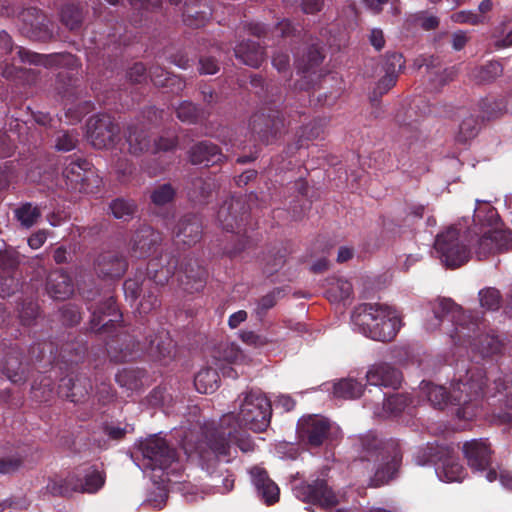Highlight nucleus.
<instances>
[{
	"label": "nucleus",
	"instance_id": "1",
	"mask_svg": "<svg viewBox=\"0 0 512 512\" xmlns=\"http://www.w3.org/2000/svg\"><path fill=\"white\" fill-rule=\"evenodd\" d=\"M485 371L480 367L469 368L464 375H460L451 383L449 392L442 386L431 383H421V390L426 394L429 402L439 409L447 405L458 406L456 415L460 419L472 420L480 413V399L486 393L495 397L502 390H507L509 377L498 375L493 378V384H484Z\"/></svg>",
	"mask_w": 512,
	"mask_h": 512
},
{
	"label": "nucleus",
	"instance_id": "2",
	"mask_svg": "<svg viewBox=\"0 0 512 512\" xmlns=\"http://www.w3.org/2000/svg\"><path fill=\"white\" fill-rule=\"evenodd\" d=\"M431 312L433 318L427 320V330L433 331L437 327L445 326V332L455 344L471 346L483 356L500 352L502 343L495 335L486 334L479 336L477 340L473 339L478 324L471 321V317L465 315L451 299L443 298L433 302Z\"/></svg>",
	"mask_w": 512,
	"mask_h": 512
},
{
	"label": "nucleus",
	"instance_id": "3",
	"mask_svg": "<svg viewBox=\"0 0 512 512\" xmlns=\"http://www.w3.org/2000/svg\"><path fill=\"white\" fill-rule=\"evenodd\" d=\"M355 448L361 461L373 463L372 469L375 471L369 486L380 487L393 479L401 462V453L396 443L383 441L373 433H368L358 438Z\"/></svg>",
	"mask_w": 512,
	"mask_h": 512
},
{
	"label": "nucleus",
	"instance_id": "4",
	"mask_svg": "<svg viewBox=\"0 0 512 512\" xmlns=\"http://www.w3.org/2000/svg\"><path fill=\"white\" fill-rule=\"evenodd\" d=\"M271 402L259 389H247L234 401V410L222 416V426L236 424L238 428H247L254 432H263L270 424Z\"/></svg>",
	"mask_w": 512,
	"mask_h": 512
},
{
	"label": "nucleus",
	"instance_id": "5",
	"mask_svg": "<svg viewBox=\"0 0 512 512\" xmlns=\"http://www.w3.org/2000/svg\"><path fill=\"white\" fill-rule=\"evenodd\" d=\"M353 329L376 341L392 340L401 326L398 313L389 306L365 303L352 314Z\"/></svg>",
	"mask_w": 512,
	"mask_h": 512
},
{
	"label": "nucleus",
	"instance_id": "6",
	"mask_svg": "<svg viewBox=\"0 0 512 512\" xmlns=\"http://www.w3.org/2000/svg\"><path fill=\"white\" fill-rule=\"evenodd\" d=\"M176 261L169 255H161L160 258H153L147 265L148 281L141 284L136 279H128L123 284L124 294L127 299L131 301L137 300L143 288L147 289V294L142 296L139 302L140 314H146L159 306L157 288H150V283L153 281L157 285H164L168 282L170 277L174 274Z\"/></svg>",
	"mask_w": 512,
	"mask_h": 512
},
{
	"label": "nucleus",
	"instance_id": "7",
	"mask_svg": "<svg viewBox=\"0 0 512 512\" xmlns=\"http://www.w3.org/2000/svg\"><path fill=\"white\" fill-rule=\"evenodd\" d=\"M139 451L142 455L141 468L152 471L153 479L161 483L170 482V475L181 470L176 451L168 445L164 438L151 435L140 442Z\"/></svg>",
	"mask_w": 512,
	"mask_h": 512
},
{
	"label": "nucleus",
	"instance_id": "8",
	"mask_svg": "<svg viewBox=\"0 0 512 512\" xmlns=\"http://www.w3.org/2000/svg\"><path fill=\"white\" fill-rule=\"evenodd\" d=\"M414 459L419 466L434 463L436 475L443 482H461L467 475L466 469L449 447L428 445L419 449Z\"/></svg>",
	"mask_w": 512,
	"mask_h": 512
},
{
	"label": "nucleus",
	"instance_id": "9",
	"mask_svg": "<svg viewBox=\"0 0 512 512\" xmlns=\"http://www.w3.org/2000/svg\"><path fill=\"white\" fill-rule=\"evenodd\" d=\"M236 424H230L214 429L207 436L206 445L209 451L200 448L199 456L203 460L210 459V453L214 454L218 460L229 462L233 457V451L236 452L234 445L238 446L243 452L253 449V444L249 438H238Z\"/></svg>",
	"mask_w": 512,
	"mask_h": 512
},
{
	"label": "nucleus",
	"instance_id": "10",
	"mask_svg": "<svg viewBox=\"0 0 512 512\" xmlns=\"http://www.w3.org/2000/svg\"><path fill=\"white\" fill-rule=\"evenodd\" d=\"M434 249L442 263L449 268L460 267L470 258V250L460 240L459 231L454 227H449L436 236Z\"/></svg>",
	"mask_w": 512,
	"mask_h": 512
},
{
	"label": "nucleus",
	"instance_id": "11",
	"mask_svg": "<svg viewBox=\"0 0 512 512\" xmlns=\"http://www.w3.org/2000/svg\"><path fill=\"white\" fill-rule=\"evenodd\" d=\"M294 495L301 501L317 504L321 507L337 505L342 496L336 494L327 484L325 479H314L303 482L293 488Z\"/></svg>",
	"mask_w": 512,
	"mask_h": 512
},
{
	"label": "nucleus",
	"instance_id": "12",
	"mask_svg": "<svg viewBox=\"0 0 512 512\" xmlns=\"http://www.w3.org/2000/svg\"><path fill=\"white\" fill-rule=\"evenodd\" d=\"M118 134L119 127L109 115H97L88 120L87 139L97 149L113 147Z\"/></svg>",
	"mask_w": 512,
	"mask_h": 512
},
{
	"label": "nucleus",
	"instance_id": "13",
	"mask_svg": "<svg viewBox=\"0 0 512 512\" xmlns=\"http://www.w3.org/2000/svg\"><path fill=\"white\" fill-rule=\"evenodd\" d=\"M332 424L319 415L302 417L298 421L297 431L299 437L311 447H319L328 438Z\"/></svg>",
	"mask_w": 512,
	"mask_h": 512
},
{
	"label": "nucleus",
	"instance_id": "14",
	"mask_svg": "<svg viewBox=\"0 0 512 512\" xmlns=\"http://www.w3.org/2000/svg\"><path fill=\"white\" fill-rule=\"evenodd\" d=\"M375 399H366V406L373 410L375 416L386 418L401 413L409 404V398L404 394H392L386 397L382 389H370Z\"/></svg>",
	"mask_w": 512,
	"mask_h": 512
},
{
	"label": "nucleus",
	"instance_id": "15",
	"mask_svg": "<svg viewBox=\"0 0 512 512\" xmlns=\"http://www.w3.org/2000/svg\"><path fill=\"white\" fill-rule=\"evenodd\" d=\"M512 248V232L504 229L486 231L477 243L475 250L478 259Z\"/></svg>",
	"mask_w": 512,
	"mask_h": 512
},
{
	"label": "nucleus",
	"instance_id": "16",
	"mask_svg": "<svg viewBox=\"0 0 512 512\" xmlns=\"http://www.w3.org/2000/svg\"><path fill=\"white\" fill-rule=\"evenodd\" d=\"M463 455L475 472H483L491 463V448L487 439H472L463 444Z\"/></svg>",
	"mask_w": 512,
	"mask_h": 512
},
{
	"label": "nucleus",
	"instance_id": "17",
	"mask_svg": "<svg viewBox=\"0 0 512 512\" xmlns=\"http://www.w3.org/2000/svg\"><path fill=\"white\" fill-rule=\"evenodd\" d=\"M366 380L375 389L389 387L396 389L402 381L401 372L386 362H379L371 365L366 372Z\"/></svg>",
	"mask_w": 512,
	"mask_h": 512
},
{
	"label": "nucleus",
	"instance_id": "18",
	"mask_svg": "<svg viewBox=\"0 0 512 512\" xmlns=\"http://www.w3.org/2000/svg\"><path fill=\"white\" fill-rule=\"evenodd\" d=\"M245 356L242 354L238 346L234 343H221L213 353V365L218 368L222 375L225 377L236 378L238 376L235 369L231 364H238L244 360Z\"/></svg>",
	"mask_w": 512,
	"mask_h": 512
},
{
	"label": "nucleus",
	"instance_id": "19",
	"mask_svg": "<svg viewBox=\"0 0 512 512\" xmlns=\"http://www.w3.org/2000/svg\"><path fill=\"white\" fill-rule=\"evenodd\" d=\"M251 482L257 491V495L266 505H273L279 500V487L272 481L266 470L254 466L249 470Z\"/></svg>",
	"mask_w": 512,
	"mask_h": 512
},
{
	"label": "nucleus",
	"instance_id": "20",
	"mask_svg": "<svg viewBox=\"0 0 512 512\" xmlns=\"http://www.w3.org/2000/svg\"><path fill=\"white\" fill-rule=\"evenodd\" d=\"M161 241L160 234L149 226L140 228L132 239L134 257H146L157 251Z\"/></svg>",
	"mask_w": 512,
	"mask_h": 512
},
{
	"label": "nucleus",
	"instance_id": "21",
	"mask_svg": "<svg viewBox=\"0 0 512 512\" xmlns=\"http://www.w3.org/2000/svg\"><path fill=\"white\" fill-rule=\"evenodd\" d=\"M91 389L90 380L86 377H65L58 386V394L72 402H81L89 394Z\"/></svg>",
	"mask_w": 512,
	"mask_h": 512
},
{
	"label": "nucleus",
	"instance_id": "22",
	"mask_svg": "<svg viewBox=\"0 0 512 512\" xmlns=\"http://www.w3.org/2000/svg\"><path fill=\"white\" fill-rule=\"evenodd\" d=\"M78 492L94 494L105 484L106 475L103 470L90 466L76 472Z\"/></svg>",
	"mask_w": 512,
	"mask_h": 512
},
{
	"label": "nucleus",
	"instance_id": "23",
	"mask_svg": "<svg viewBox=\"0 0 512 512\" xmlns=\"http://www.w3.org/2000/svg\"><path fill=\"white\" fill-rule=\"evenodd\" d=\"M46 291L56 300H65L73 293V284L70 277L62 270L52 271L47 278Z\"/></svg>",
	"mask_w": 512,
	"mask_h": 512
},
{
	"label": "nucleus",
	"instance_id": "24",
	"mask_svg": "<svg viewBox=\"0 0 512 512\" xmlns=\"http://www.w3.org/2000/svg\"><path fill=\"white\" fill-rule=\"evenodd\" d=\"M121 318L118 307L112 297L92 312L91 328L94 331L105 329L109 325L117 322Z\"/></svg>",
	"mask_w": 512,
	"mask_h": 512
},
{
	"label": "nucleus",
	"instance_id": "25",
	"mask_svg": "<svg viewBox=\"0 0 512 512\" xmlns=\"http://www.w3.org/2000/svg\"><path fill=\"white\" fill-rule=\"evenodd\" d=\"M212 15V9L207 0H186L183 20L189 26L199 27Z\"/></svg>",
	"mask_w": 512,
	"mask_h": 512
},
{
	"label": "nucleus",
	"instance_id": "26",
	"mask_svg": "<svg viewBox=\"0 0 512 512\" xmlns=\"http://www.w3.org/2000/svg\"><path fill=\"white\" fill-rule=\"evenodd\" d=\"M223 155L216 145L204 141L194 145L189 158L192 164H203L205 166L214 165L221 161Z\"/></svg>",
	"mask_w": 512,
	"mask_h": 512
},
{
	"label": "nucleus",
	"instance_id": "27",
	"mask_svg": "<svg viewBox=\"0 0 512 512\" xmlns=\"http://www.w3.org/2000/svg\"><path fill=\"white\" fill-rule=\"evenodd\" d=\"M234 53L235 57L242 63L253 68L259 67L265 59L263 48L253 41L238 44L234 49Z\"/></svg>",
	"mask_w": 512,
	"mask_h": 512
},
{
	"label": "nucleus",
	"instance_id": "28",
	"mask_svg": "<svg viewBox=\"0 0 512 512\" xmlns=\"http://www.w3.org/2000/svg\"><path fill=\"white\" fill-rule=\"evenodd\" d=\"M126 268L127 263L123 258L110 253L100 256L96 263L98 273L110 278L121 277Z\"/></svg>",
	"mask_w": 512,
	"mask_h": 512
},
{
	"label": "nucleus",
	"instance_id": "29",
	"mask_svg": "<svg viewBox=\"0 0 512 512\" xmlns=\"http://www.w3.org/2000/svg\"><path fill=\"white\" fill-rule=\"evenodd\" d=\"M76 472L69 473L66 477L55 476L47 483V491L54 496H69L78 492Z\"/></svg>",
	"mask_w": 512,
	"mask_h": 512
},
{
	"label": "nucleus",
	"instance_id": "30",
	"mask_svg": "<svg viewBox=\"0 0 512 512\" xmlns=\"http://www.w3.org/2000/svg\"><path fill=\"white\" fill-rule=\"evenodd\" d=\"M241 208L242 202L239 198L232 197L224 202L217 213V220L223 229L231 232L234 231L237 225L236 212Z\"/></svg>",
	"mask_w": 512,
	"mask_h": 512
},
{
	"label": "nucleus",
	"instance_id": "31",
	"mask_svg": "<svg viewBox=\"0 0 512 512\" xmlns=\"http://www.w3.org/2000/svg\"><path fill=\"white\" fill-rule=\"evenodd\" d=\"M202 227L198 219L194 216L184 218L178 225L175 233L177 238L187 245L196 243L201 236Z\"/></svg>",
	"mask_w": 512,
	"mask_h": 512
},
{
	"label": "nucleus",
	"instance_id": "32",
	"mask_svg": "<svg viewBox=\"0 0 512 512\" xmlns=\"http://www.w3.org/2000/svg\"><path fill=\"white\" fill-rule=\"evenodd\" d=\"M218 368L207 367L200 370L194 379L196 390L202 394L215 392L219 387Z\"/></svg>",
	"mask_w": 512,
	"mask_h": 512
},
{
	"label": "nucleus",
	"instance_id": "33",
	"mask_svg": "<svg viewBox=\"0 0 512 512\" xmlns=\"http://www.w3.org/2000/svg\"><path fill=\"white\" fill-rule=\"evenodd\" d=\"M474 221L482 226H489V230L502 229L497 211L489 205L488 201L476 200Z\"/></svg>",
	"mask_w": 512,
	"mask_h": 512
},
{
	"label": "nucleus",
	"instance_id": "34",
	"mask_svg": "<svg viewBox=\"0 0 512 512\" xmlns=\"http://www.w3.org/2000/svg\"><path fill=\"white\" fill-rule=\"evenodd\" d=\"M126 142L129 151L133 154L141 153L148 150L150 147L148 134L143 127L129 126L126 134Z\"/></svg>",
	"mask_w": 512,
	"mask_h": 512
},
{
	"label": "nucleus",
	"instance_id": "35",
	"mask_svg": "<svg viewBox=\"0 0 512 512\" xmlns=\"http://www.w3.org/2000/svg\"><path fill=\"white\" fill-rule=\"evenodd\" d=\"M150 78L155 86L171 87L172 92H178L185 86L184 82L175 75H170L159 66L150 69Z\"/></svg>",
	"mask_w": 512,
	"mask_h": 512
},
{
	"label": "nucleus",
	"instance_id": "36",
	"mask_svg": "<svg viewBox=\"0 0 512 512\" xmlns=\"http://www.w3.org/2000/svg\"><path fill=\"white\" fill-rule=\"evenodd\" d=\"M282 125V120L272 119L266 122L264 115H254L250 121V127L253 133H256L261 141L268 143L269 134L276 133L279 126Z\"/></svg>",
	"mask_w": 512,
	"mask_h": 512
},
{
	"label": "nucleus",
	"instance_id": "37",
	"mask_svg": "<svg viewBox=\"0 0 512 512\" xmlns=\"http://www.w3.org/2000/svg\"><path fill=\"white\" fill-rule=\"evenodd\" d=\"M22 464V457L13 446L0 449V474H11Z\"/></svg>",
	"mask_w": 512,
	"mask_h": 512
},
{
	"label": "nucleus",
	"instance_id": "38",
	"mask_svg": "<svg viewBox=\"0 0 512 512\" xmlns=\"http://www.w3.org/2000/svg\"><path fill=\"white\" fill-rule=\"evenodd\" d=\"M352 291V284L348 280L333 278L329 282V288L326 294L331 302H339L350 298Z\"/></svg>",
	"mask_w": 512,
	"mask_h": 512
},
{
	"label": "nucleus",
	"instance_id": "39",
	"mask_svg": "<svg viewBox=\"0 0 512 512\" xmlns=\"http://www.w3.org/2000/svg\"><path fill=\"white\" fill-rule=\"evenodd\" d=\"M363 386L354 379H343L336 383L333 388L335 397L344 399H354L363 394Z\"/></svg>",
	"mask_w": 512,
	"mask_h": 512
},
{
	"label": "nucleus",
	"instance_id": "40",
	"mask_svg": "<svg viewBox=\"0 0 512 512\" xmlns=\"http://www.w3.org/2000/svg\"><path fill=\"white\" fill-rule=\"evenodd\" d=\"M15 217L21 226L30 228L38 222L41 212L37 206L25 203L15 210Z\"/></svg>",
	"mask_w": 512,
	"mask_h": 512
},
{
	"label": "nucleus",
	"instance_id": "41",
	"mask_svg": "<svg viewBox=\"0 0 512 512\" xmlns=\"http://www.w3.org/2000/svg\"><path fill=\"white\" fill-rule=\"evenodd\" d=\"M160 340L156 342L158 337L154 340H150L148 344H144L140 349L146 350L148 354L152 357L162 359L171 354L172 343L169 339L165 338L163 340L162 337H159Z\"/></svg>",
	"mask_w": 512,
	"mask_h": 512
},
{
	"label": "nucleus",
	"instance_id": "42",
	"mask_svg": "<svg viewBox=\"0 0 512 512\" xmlns=\"http://www.w3.org/2000/svg\"><path fill=\"white\" fill-rule=\"evenodd\" d=\"M489 419L496 424H512V391L501 406L492 411Z\"/></svg>",
	"mask_w": 512,
	"mask_h": 512
},
{
	"label": "nucleus",
	"instance_id": "43",
	"mask_svg": "<svg viewBox=\"0 0 512 512\" xmlns=\"http://www.w3.org/2000/svg\"><path fill=\"white\" fill-rule=\"evenodd\" d=\"M3 373L14 384H19L25 381L24 373L20 371V363L16 356H10L6 359L3 366Z\"/></svg>",
	"mask_w": 512,
	"mask_h": 512
},
{
	"label": "nucleus",
	"instance_id": "44",
	"mask_svg": "<svg viewBox=\"0 0 512 512\" xmlns=\"http://www.w3.org/2000/svg\"><path fill=\"white\" fill-rule=\"evenodd\" d=\"M478 120L473 116H469L462 120L457 134V140L460 142H467L474 138L478 133Z\"/></svg>",
	"mask_w": 512,
	"mask_h": 512
},
{
	"label": "nucleus",
	"instance_id": "45",
	"mask_svg": "<svg viewBox=\"0 0 512 512\" xmlns=\"http://www.w3.org/2000/svg\"><path fill=\"white\" fill-rule=\"evenodd\" d=\"M110 209L115 218L126 220L134 214L136 206L131 201L116 199L111 203Z\"/></svg>",
	"mask_w": 512,
	"mask_h": 512
},
{
	"label": "nucleus",
	"instance_id": "46",
	"mask_svg": "<svg viewBox=\"0 0 512 512\" xmlns=\"http://www.w3.org/2000/svg\"><path fill=\"white\" fill-rule=\"evenodd\" d=\"M480 304L487 310H497L500 307L501 295L495 288H486L479 292Z\"/></svg>",
	"mask_w": 512,
	"mask_h": 512
},
{
	"label": "nucleus",
	"instance_id": "47",
	"mask_svg": "<svg viewBox=\"0 0 512 512\" xmlns=\"http://www.w3.org/2000/svg\"><path fill=\"white\" fill-rule=\"evenodd\" d=\"M61 19L69 29H76L82 22V11L73 5L66 6L61 12Z\"/></svg>",
	"mask_w": 512,
	"mask_h": 512
},
{
	"label": "nucleus",
	"instance_id": "48",
	"mask_svg": "<svg viewBox=\"0 0 512 512\" xmlns=\"http://www.w3.org/2000/svg\"><path fill=\"white\" fill-rule=\"evenodd\" d=\"M175 195V190L170 184H162L151 194V200L155 205L161 206L170 202Z\"/></svg>",
	"mask_w": 512,
	"mask_h": 512
},
{
	"label": "nucleus",
	"instance_id": "49",
	"mask_svg": "<svg viewBox=\"0 0 512 512\" xmlns=\"http://www.w3.org/2000/svg\"><path fill=\"white\" fill-rule=\"evenodd\" d=\"M192 185L193 189L189 192V197L193 201L202 202L212 190V184L202 178L194 180Z\"/></svg>",
	"mask_w": 512,
	"mask_h": 512
},
{
	"label": "nucleus",
	"instance_id": "50",
	"mask_svg": "<svg viewBox=\"0 0 512 512\" xmlns=\"http://www.w3.org/2000/svg\"><path fill=\"white\" fill-rule=\"evenodd\" d=\"M77 137L70 132H61L57 139L55 147L59 151L69 152L76 147Z\"/></svg>",
	"mask_w": 512,
	"mask_h": 512
},
{
	"label": "nucleus",
	"instance_id": "51",
	"mask_svg": "<svg viewBox=\"0 0 512 512\" xmlns=\"http://www.w3.org/2000/svg\"><path fill=\"white\" fill-rule=\"evenodd\" d=\"M177 117L183 122H193L197 117V109L191 102H182L176 110Z\"/></svg>",
	"mask_w": 512,
	"mask_h": 512
},
{
	"label": "nucleus",
	"instance_id": "52",
	"mask_svg": "<svg viewBox=\"0 0 512 512\" xmlns=\"http://www.w3.org/2000/svg\"><path fill=\"white\" fill-rule=\"evenodd\" d=\"M323 132V124L320 121H314L302 127L300 137L306 140H314L319 138Z\"/></svg>",
	"mask_w": 512,
	"mask_h": 512
},
{
	"label": "nucleus",
	"instance_id": "53",
	"mask_svg": "<svg viewBox=\"0 0 512 512\" xmlns=\"http://www.w3.org/2000/svg\"><path fill=\"white\" fill-rule=\"evenodd\" d=\"M239 336L245 344L255 348L263 347L268 343L266 337L256 334L253 331H241Z\"/></svg>",
	"mask_w": 512,
	"mask_h": 512
},
{
	"label": "nucleus",
	"instance_id": "54",
	"mask_svg": "<svg viewBox=\"0 0 512 512\" xmlns=\"http://www.w3.org/2000/svg\"><path fill=\"white\" fill-rule=\"evenodd\" d=\"M17 281L5 272L0 274V297L10 296L17 289Z\"/></svg>",
	"mask_w": 512,
	"mask_h": 512
},
{
	"label": "nucleus",
	"instance_id": "55",
	"mask_svg": "<svg viewBox=\"0 0 512 512\" xmlns=\"http://www.w3.org/2000/svg\"><path fill=\"white\" fill-rule=\"evenodd\" d=\"M397 81L396 74L393 72H386V74L379 80L374 90L375 94H385L389 91Z\"/></svg>",
	"mask_w": 512,
	"mask_h": 512
},
{
	"label": "nucleus",
	"instance_id": "56",
	"mask_svg": "<svg viewBox=\"0 0 512 512\" xmlns=\"http://www.w3.org/2000/svg\"><path fill=\"white\" fill-rule=\"evenodd\" d=\"M50 386V380L46 378L41 380L40 387L33 385L32 390L34 397L39 401H48L53 392V389Z\"/></svg>",
	"mask_w": 512,
	"mask_h": 512
},
{
	"label": "nucleus",
	"instance_id": "57",
	"mask_svg": "<svg viewBox=\"0 0 512 512\" xmlns=\"http://www.w3.org/2000/svg\"><path fill=\"white\" fill-rule=\"evenodd\" d=\"M404 58L401 54L393 53L387 57L386 60V72H393L398 77V73L404 67Z\"/></svg>",
	"mask_w": 512,
	"mask_h": 512
},
{
	"label": "nucleus",
	"instance_id": "58",
	"mask_svg": "<svg viewBox=\"0 0 512 512\" xmlns=\"http://www.w3.org/2000/svg\"><path fill=\"white\" fill-rule=\"evenodd\" d=\"M452 20L456 23H469L476 25L482 22L481 18L471 11H460L452 15Z\"/></svg>",
	"mask_w": 512,
	"mask_h": 512
},
{
	"label": "nucleus",
	"instance_id": "59",
	"mask_svg": "<svg viewBox=\"0 0 512 512\" xmlns=\"http://www.w3.org/2000/svg\"><path fill=\"white\" fill-rule=\"evenodd\" d=\"M323 60V55L320 50L316 47H313L308 52V62L303 67L304 71H309L310 69L318 66Z\"/></svg>",
	"mask_w": 512,
	"mask_h": 512
},
{
	"label": "nucleus",
	"instance_id": "60",
	"mask_svg": "<svg viewBox=\"0 0 512 512\" xmlns=\"http://www.w3.org/2000/svg\"><path fill=\"white\" fill-rule=\"evenodd\" d=\"M218 69V64L213 58L203 57L200 59L199 71L201 74H215Z\"/></svg>",
	"mask_w": 512,
	"mask_h": 512
},
{
	"label": "nucleus",
	"instance_id": "61",
	"mask_svg": "<svg viewBox=\"0 0 512 512\" xmlns=\"http://www.w3.org/2000/svg\"><path fill=\"white\" fill-rule=\"evenodd\" d=\"M301 5L304 13L315 14L323 9L324 0H302Z\"/></svg>",
	"mask_w": 512,
	"mask_h": 512
},
{
	"label": "nucleus",
	"instance_id": "62",
	"mask_svg": "<svg viewBox=\"0 0 512 512\" xmlns=\"http://www.w3.org/2000/svg\"><path fill=\"white\" fill-rule=\"evenodd\" d=\"M0 263L3 270L13 269L19 263L18 255L15 252H5L0 257Z\"/></svg>",
	"mask_w": 512,
	"mask_h": 512
},
{
	"label": "nucleus",
	"instance_id": "63",
	"mask_svg": "<svg viewBox=\"0 0 512 512\" xmlns=\"http://www.w3.org/2000/svg\"><path fill=\"white\" fill-rule=\"evenodd\" d=\"M145 67L141 63L134 64L129 72L128 77L134 83H140L145 78Z\"/></svg>",
	"mask_w": 512,
	"mask_h": 512
},
{
	"label": "nucleus",
	"instance_id": "64",
	"mask_svg": "<svg viewBox=\"0 0 512 512\" xmlns=\"http://www.w3.org/2000/svg\"><path fill=\"white\" fill-rule=\"evenodd\" d=\"M47 239V232L45 230H38L28 238V245L32 249H39Z\"/></svg>",
	"mask_w": 512,
	"mask_h": 512
}]
</instances>
